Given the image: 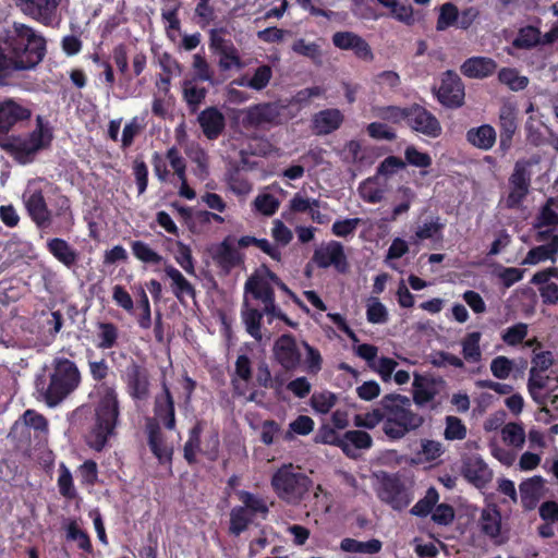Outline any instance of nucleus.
Returning <instances> with one entry per match:
<instances>
[{"label":"nucleus","mask_w":558,"mask_h":558,"mask_svg":"<svg viewBox=\"0 0 558 558\" xmlns=\"http://www.w3.org/2000/svg\"><path fill=\"white\" fill-rule=\"evenodd\" d=\"M145 125V117L132 118L131 121L124 125L122 131V148H129L133 144L134 138L142 132Z\"/></svg>","instance_id":"052dcab7"},{"label":"nucleus","mask_w":558,"mask_h":558,"mask_svg":"<svg viewBox=\"0 0 558 558\" xmlns=\"http://www.w3.org/2000/svg\"><path fill=\"white\" fill-rule=\"evenodd\" d=\"M120 336L119 328L111 322L97 323V343L96 347L100 350H109L118 344Z\"/></svg>","instance_id":"c9c22d12"},{"label":"nucleus","mask_w":558,"mask_h":558,"mask_svg":"<svg viewBox=\"0 0 558 558\" xmlns=\"http://www.w3.org/2000/svg\"><path fill=\"white\" fill-rule=\"evenodd\" d=\"M270 485L281 501L298 506L308 495L313 481L301 472L300 466L288 463L272 474Z\"/></svg>","instance_id":"423d86ee"},{"label":"nucleus","mask_w":558,"mask_h":558,"mask_svg":"<svg viewBox=\"0 0 558 558\" xmlns=\"http://www.w3.org/2000/svg\"><path fill=\"white\" fill-rule=\"evenodd\" d=\"M337 400L336 393L331 391L315 392L311 397V405L316 412L327 414L336 405Z\"/></svg>","instance_id":"13d9d810"},{"label":"nucleus","mask_w":558,"mask_h":558,"mask_svg":"<svg viewBox=\"0 0 558 558\" xmlns=\"http://www.w3.org/2000/svg\"><path fill=\"white\" fill-rule=\"evenodd\" d=\"M405 125L413 132L421 133L430 138L440 136L442 131L438 119L425 107L418 104H412L409 106Z\"/></svg>","instance_id":"f8f14e48"},{"label":"nucleus","mask_w":558,"mask_h":558,"mask_svg":"<svg viewBox=\"0 0 558 558\" xmlns=\"http://www.w3.org/2000/svg\"><path fill=\"white\" fill-rule=\"evenodd\" d=\"M466 140L474 147L483 150L490 149L496 143V131L490 124L472 128L466 133Z\"/></svg>","instance_id":"7c9ffc66"},{"label":"nucleus","mask_w":558,"mask_h":558,"mask_svg":"<svg viewBox=\"0 0 558 558\" xmlns=\"http://www.w3.org/2000/svg\"><path fill=\"white\" fill-rule=\"evenodd\" d=\"M51 192H59V187L44 178H35L28 180L22 194L26 213L38 229L51 226L53 214L46 201V195Z\"/></svg>","instance_id":"0eeeda50"},{"label":"nucleus","mask_w":558,"mask_h":558,"mask_svg":"<svg viewBox=\"0 0 558 558\" xmlns=\"http://www.w3.org/2000/svg\"><path fill=\"white\" fill-rule=\"evenodd\" d=\"M236 496L242 502L241 507L244 508V510L255 519L260 518L262 520H266L269 514V506L264 497L247 490H238Z\"/></svg>","instance_id":"c756f323"},{"label":"nucleus","mask_w":558,"mask_h":558,"mask_svg":"<svg viewBox=\"0 0 558 558\" xmlns=\"http://www.w3.org/2000/svg\"><path fill=\"white\" fill-rule=\"evenodd\" d=\"M203 433L202 422H196L194 426L189 430V439L183 447V457L185 461L192 465L196 463V454L203 453L201 449V436Z\"/></svg>","instance_id":"4c0bfd02"},{"label":"nucleus","mask_w":558,"mask_h":558,"mask_svg":"<svg viewBox=\"0 0 558 558\" xmlns=\"http://www.w3.org/2000/svg\"><path fill=\"white\" fill-rule=\"evenodd\" d=\"M398 362L392 357L380 356L377 365H371L384 383H390L392 379L397 385H404L410 381L411 374L405 369H397Z\"/></svg>","instance_id":"393cba45"},{"label":"nucleus","mask_w":558,"mask_h":558,"mask_svg":"<svg viewBox=\"0 0 558 558\" xmlns=\"http://www.w3.org/2000/svg\"><path fill=\"white\" fill-rule=\"evenodd\" d=\"M197 121L207 140H217L226 128V119L217 107H207L199 112Z\"/></svg>","instance_id":"5701e85b"},{"label":"nucleus","mask_w":558,"mask_h":558,"mask_svg":"<svg viewBox=\"0 0 558 558\" xmlns=\"http://www.w3.org/2000/svg\"><path fill=\"white\" fill-rule=\"evenodd\" d=\"M381 429L390 440H398L403 438L409 432L416 428L410 426V422L405 423L384 418Z\"/></svg>","instance_id":"bf43d9fd"},{"label":"nucleus","mask_w":558,"mask_h":558,"mask_svg":"<svg viewBox=\"0 0 558 558\" xmlns=\"http://www.w3.org/2000/svg\"><path fill=\"white\" fill-rule=\"evenodd\" d=\"M481 332H470L461 342L463 359L469 363H477L482 360L480 348Z\"/></svg>","instance_id":"49530a36"},{"label":"nucleus","mask_w":558,"mask_h":558,"mask_svg":"<svg viewBox=\"0 0 558 558\" xmlns=\"http://www.w3.org/2000/svg\"><path fill=\"white\" fill-rule=\"evenodd\" d=\"M16 7L31 19L45 26H51L56 20L59 2L57 0H14Z\"/></svg>","instance_id":"a211bd4d"},{"label":"nucleus","mask_w":558,"mask_h":558,"mask_svg":"<svg viewBox=\"0 0 558 558\" xmlns=\"http://www.w3.org/2000/svg\"><path fill=\"white\" fill-rule=\"evenodd\" d=\"M65 536L68 541L77 543V547L87 554H93V544L88 533L82 530L75 520H71L65 526Z\"/></svg>","instance_id":"37998d69"},{"label":"nucleus","mask_w":558,"mask_h":558,"mask_svg":"<svg viewBox=\"0 0 558 558\" xmlns=\"http://www.w3.org/2000/svg\"><path fill=\"white\" fill-rule=\"evenodd\" d=\"M211 0H198L194 13L197 17V24L201 28L205 29L217 17L216 10L210 3Z\"/></svg>","instance_id":"e2e57ef3"},{"label":"nucleus","mask_w":558,"mask_h":558,"mask_svg":"<svg viewBox=\"0 0 558 558\" xmlns=\"http://www.w3.org/2000/svg\"><path fill=\"white\" fill-rule=\"evenodd\" d=\"M385 418V412L380 408L373 409L371 412L364 414H356L354 416V425L357 427H365L368 429L374 428L380 422L383 423Z\"/></svg>","instance_id":"338daca9"},{"label":"nucleus","mask_w":558,"mask_h":558,"mask_svg":"<svg viewBox=\"0 0 558 558\" xmlns=\"http://www.w3.org/2000/svg\"><path fill=\"white\" fill-rule=\"evenodd\" d=\"M496 69V61L487 57H472L461 65L462 74L471 78L487 77L492 75Z\"/></svg>","instance_id":"cd10ccee"},{"label":"nucleus","mask_w":558,"mask_h":558,"mask_svg":"<svg viewBox=\"0 0 558 558\" xmlns=\"http://www.w3.org/2000/svg\"><path fill=\"white\" fill-rule=\"evenodd\" d=\"M556 204V198L549 197L545 205L542 206L538 215L533 223L534 229H542L544 227L558 226V214L551 208Z\"/></svg>","instance_id":"3c124183"},{"label":"nucleus","mask_w":558,"mask_h":558,"mask_svg":"<svg viewBox=\"0 0 558 558\" xmlns=\"http://www.w3.org/2000/svg\"><path fill=\"white\" fill-rule=\"evenodd\" d=\"M331 40L336 48L340 50H351L353 54L362 61L372 62L375 58L369 44L354 32H336Z\"/></svg>","instance_id":"f3484780"},{"label":"nucleus","mask_w":558,"mask_h":558,"mask_svg":"<svg viewBox=\"0 0 558 558\" xmlns=\"http://www.w3.org/2000/svg\"><path fill=\"white\" fill-rule=\"evenodd\" d=\"M532 162L529 160H518L514 165L512 174L509 178L511 191L507 197V206L513 208L518 206L527 195L531 184Z\"/></svg>","instance_id":"2eb2a0df"},{"label":"nucleus","mask_w":558,"mask_h":558,"mask_svg":"<svg viewBox=\"0 0 558 558\" xmlns=\"http://www.w3.org/2000/svg\"><path fill=\"white\" fill-rule=\"evenodd\" d=\"M137 307L141 310V314L137 317V324L142 329H149L151 326V310L149 299L145 289L140 286L136 289Z\"/></svg>","instance_id":"5fc2aeb1"},{"label":"nucleus","mask_w":558,"mask_h":558,"mask_svg":"<svg viewBox=\"0 0 558 558\" xmlns=\"http://www.w3.org/2000/svg\"><path fill=\"white\" fill-rule=\"evenodd\" d=\"M545 478L534 475L522 481L519 485L521 506L524 510H534L539 500L546 495Z\"/></svg>","instance_id":"412c9836"},{"label":"nucleus","mask_w":558,"mask_h":558,"mask_svg":"<svg viewBox=\"0 0 558 558\" xmlns=\"http://www.w3.org/2000/svg\"><path fill=\"white\" fill-rule=\"evenodd\" d=\"M301 344L306 351V356L304 360L306 372L312 375L318 374L323 366V357L320 352L316 348L310 345L306 341H302Z\"/></svg>","instance_id":"0e129e2a"},{"label":"nucleus","mask_w":558,"mask_h":558,"mask_svg":"<svg viewBox=\"0 0 558 558\" xmlns=\"http://www.w3.org/2000/svg\"><path fill=\"white\" fill-rule=\"evenodd\" d=\"M498 81L512 92L523 90L530 83L529 77L520 75L519 71L514 68H502L498 72Z\"/></svg>","instance_id":"a19ab883"},{"label":"nucleus","mask_w":558,"mask_h":558,"mask_svg":"<svg viewBox=\"0 0 558 558\" xmlns=\"http://www.w3.org/2000/svg\"><path fill=\"white\" fill-rule=\"evenodd\" d=\"M33 111L13 98L0 100V148L22 166L35 162L38 155L50 149L54 130L50 121L36 116L35 128L27 133L10 134L15 125L31 120Z\"/></svg>","instance_id":"f257e3e1"},{"label":"nucleus","mask_w":558,"mask_h":558,"mask_svg":"<svg viewBox=\"0 0 558 558\" xmlns=\"http://www.w3.org/2000/svg\"><path fill=\"white\" fill-rule=\"evenodd\" d=\"M235 238L227 235L220 243L213 245L210 255L216 266L226 275L244 262V256L234 246Z\"/></svg>","instance_id":"ddd939ff"},{"label":"nucleus","mask_w":558,"mask_h":558,"mask_svg":"<svg viewBox=\"0 0 558 558\" xmlns=\"http://www.w3.org/2000/svg\"><path fill=\"white\" fill-rule=\"evenodd\" d=\"M207 93V88L198 86L194 81L185 80L183 82L182 96L191 114L198 111L201 105L205 101Z\"/></svg>","instance_id":"2f4dec72"},{"label":"nucleus","mask_w":558,"mask_h":558,"mask_svg":"<svg viewBox=\"0 0 558 558\" xmlns=\"http://www.w3.org/2000/svg\"><path fill=\"white\" fill-rule=\"evenodd\" d=\"M312 260L318 268L326 269L333 266L340 274H345L349 269V263L344 253L343 245L338 241H329L327 244L314 251Z\"/></svg>","instance_id":"4468645a"},{"label":"nucleus","mask_w":558,"mask_h":558,"mask_svg":"<svg viewBox=\"0 0 558 558\" xmlns=\"http://www.w3.org/2000/svg\"><path fill=\"white\" fill-rule=\"evenodd\" d=\"M461 473L476 488H485L493 480V470L478 456L468 457L462 462Z\"/></svg>","instance_id":"aec40b11"},{"label":"nucleus","mask_w":558,"mask_h":558,"mask_svg":"<svg viewBox=\"0 0 558 558\" xmlns=\"http://www.w3.org/2000/svg\"><path fill=\"white\" fill-rule=\"evenodd\" d=\"M97 402L94 410V423L87 435V445L101 451L110 437L116 435L120 424V400L114 384L101 383L95 386Z\"/></svg>","instance_id":"7ed1b4c3"},{"label":"nucleus","mask_w":558,"mask_h":558,"mask_svg":"<svg viewBox=\"0 0 558 558\" xmlns=\"http://www.w3.org/2000/svg\"><path fill=\"white\" fill-rule=\"evenodd\" d=\"M48 252L64 267L72 269L80 259V253L68 241L61 238H52L47 241Z\"/></svg>","instance_id":"a878e982"},{"label":"nucleus","mask_w":558,"mask_h":558,"mask_svg":"<svg viewBox=\"0 0 558 558\" xmlns=\"http://www.w3.org/2000/svg\"><path fill=\"white\" fill-rule=\"evenodd\" d=\"M518 125L517 105L509 100L504 101L498 112L499 149L504 154L511 148Z\"/></svg>","instance_id":"dca6fc26"},{"label":"nucleus","mask_w":558,"mask_h":558,"mask_svg":"<svg viewBox=\"0 0 558 558\" xmlns=\"http://www.w3.org/2000/svg\"><path fill=\"white\" fill-rule=\"evenodd\" d=\"M47 53V40L35 28L14 22L0 32V86L16 72L37 68Z\"/></svg>","instance_id":"f03ea898"},{"label":"nucleus","mask_w":558,"mask_h":558,"mask_svg":"<svg viewBox=\"0 0 558 558\" xmlns=\"http://www.w3.org/2000/svg\"><path fill=\"white\" fill-rule=\"evenodd\" d=\"M373 445L371 435L364 430H348L343 434L342 451L352 457L353 449H368Z\"/></svg>","instance_id":"f704fd0d"},{"label":"nucleus","mask_w":558,"mask_h":558,"mask_svg":"<svg viewBox=\"0 0 558 558\" xmlns=\"http://www.w3.org/2000/svg\"><path fill=\"white\" fill-rule=\"evenodd\" d=\"M438 499L439 495L437 489L435 487H429L425 496L411 508L410 513L415 517L425 518L432 513L438 502Z\"/></svg>","instance_id":"8fccbe9b"},{"label":"nucleus","mask_w":558,"mask_h":558,"mask_svg":"<svg viewBox=\"0 0 558 558\" xmlns=\"http://www.w3.org/2000/svg\"><path fill=\"white\" fill-rule=\"evenodd\" d=\"M244 290L246 293H251L255 300L269 301L275 296V291L271 284L268 282L267 277L263 276L259 269H257L245 282Z\"/></svg>","instance_id":"c85d7f7f"},{"label":"nucleus","mask_w":558,"mask_h":558,"mask_svg":"<svg viewBox=\"0 0 558 558\" xmlns=\"http://www.w3.org/2000/svg\"><path fill=\"white\" fill-rule=\"evenodd\" d=\"M121 379L134 402H143L150 397V374L144 364L131 360L122 371Z\"/></svg>","instance_id":"1a4fd4ad"},{"label":"nucleus","mask_w":558,"mask_h":558,"mask_svg":"<svg viewBox=\"0 0 558 558\" xmlns=\"http://www.w3.org/2000/svg\"><path fill=\"white\" fill-rule=\"evenodd\" d=\"M366 318L371 324H386L389 320L387 307L377 298H371L366 305Z\"/></svg>","instance_id":"6e6d98bb"},{"label":"nucleus","mask_w":558,"mask_h":558,"mask_svg":"<svg viewBox=\"0 0 558 558\" xmlns=\"http://www.w3.org/2000/svg\"><path fill=\"white\" fill-rule=\"evenodd\" d=\"M271 77V66L268 64H263L255 70L253 76L247 81V87L255 90H262L267 87Z\"/></svg>","instance_id":"69168bd1"},{"label":"nucleus","mask_w":558,"mask_h":558,"mask_svg":"<svg viewBox=\"0 0 558 558\" xmlns=\"http://www.w3.org/2000/svg\"><path fill=\"white\" fill-rule=\"evenodd\" d=\"M131 250L134 257L142 263L158 265L163 262V257L153 250L146 242L135 240L131 242Z\"/></svg>","instance_id":"c03bdc74"},{"label":"nucleus","mask_w":558,"mask_h":558,"mask_svg":"<svg viewBox=\"0 0 558 558\" xmlns=\"http://www.w3.org/2000/svg\"><path fill=\"white\" fill-rule=\"evenodd\" d=\"M112 58L120 75L128 82L132 80L129 70L128 47L125 44H119L112 49Z\"/></svg>","instance_id":"680f3d73"},{"label":"nucleus","mask_w":558,"mask_h":558,"mask_svg":"<svg viewBox=\"0 0 558 558\" xmlns=\"http://www.w3.org/2000/svg\"><path fill=\"white\" fill-rule=\"evenodd\" d=\"M437 100L445 107H453V70H447L442 74L441 84L433 87Z\"/></svg>","instance_id":"79ce46f5"},{"label":"nucleus","mask_w":558,"mask_h":558,"mask_svg":"<svg viewBox=\"0 0 558 558\" xmlns=\"http://www.w3.org/2000/svg\"><path fill=\"white\" fill-rule=\"evenodd\" d=\"M379 404L385 412V418H387L397 413H402L404 409L411 408V400L409 397L400 393H388L381 398Z\"/></svg>","instance_id":"58836bf2"},{"label":"nucleus","mask_w":558,"mask_h":558,"mask_svg":"<svg viewBox=\"0 0 558 558\" xmlns=\"http://www.w3.org/2000/svg\"><path fill=\"white\" fill-rule=\"evenodd\" d=\"M542 373L535 372V368H530L527 380V390L532 399L541 405L546 403L547 395L542 391L548 388L549 384V376H544Z\"/></svg>","instance_id":"e433bc0d"},{"label":"nucleus","mask_w":558,"mask_h":558,"mask_svg":"<svg viewBox=\"0 0 558 558\" xmlns=\"http://www.w3.org/2000/svg\"><path fill=\"white\" fill-rule=\"evenodd\" d=\"M153 412L154 416L145 421L148 447L160 463L170 462L173 450L165 445L161 425L168 430H174L177 416L174 398L166 380L161 381V391L155 396Z\"/></svg>","instance_id":"20e7f679"},{"label":"nucleus","mask_w":558,"mask_h":558,"mask_svg":"<svg viewBox=\"0 0 558 558\" xmlns=\"http://www.w3.org/2000/svg\"><path fill=\"white\" fill-rule=\"evenodd\" d=\"M279 205L278 198L269 193L260 194L254 201L255 209L265 216H272L278 210Z\"/></svg>","instance_id":"774afa93"},{"label":"nucleus","mask_w":558,"mask_h":558,"mask_svg":"<svg viewBox=\"0 0 558 558\" xmlns=\"http://www.w3.org/2000/svg\"><path fill=\"white\" fill-rule=\"evenodd\" d=\"M481 531L489 537L494 544L501 545L506 543L507 535L501 531V514L496 506L487 507L482 510L480 519Z\"/></svg>","instance_id":"4be33fe9"},{"label":"nucleus","mask_w":558,"mask_h":558,"mask_svg":"<svg viewBox=\"0 0 558 558\" xmlns=\"http://www.w3.org/2000/svg\"><path fill=\"white\" fill-rule=\"evenodd\" d=\"M216 54L219 56L218 66L222 72L230 71L233 68H243V62L234 44H230L229 47L221 49Z\"/></svg>","instance_id":"603ef678"},{"label":"nucleus","mask_w":558,"mask_h":558,"mask_svg":"<svg viewBox=\"0 0 558 558\" xmlns=\"http://www.w3.org/2000/svg\"><path fill=\"white\" fill-rule=\"evenodd\" d=\"M447 395V384L439 377L430 373H413L412 397L418 407L426 404L436 409L441 404L442 397Z\"/></svg>","instance_id":"6e6552de"},{"label":"nucleus","mask_w":558,"mask_h":558,"mask_svg":"<svg viewBox=\"0 0 558 558\" xmlns=\"http://www.w3.org/2000/svg\"><path fill=\"white\" fill-rule=\"evenodd\" d=\"M408 112H409V106L408 107H400V106H379L375 107L373 109V113L376 118L390 122L392 124H400L404 122L407 124L408 119Z\"/></svg>","instance_id":"ea45409f"},{"label":"nucleus","mask_w":558,"mask_h":558,"mask_svg":"<svg viewBox=\"0 0 558 558\" xmlns=\"http://www.w3.org/2000/svg\"><path fill=\"white\" fill-rule=\"evenodd\" d=\"M192 68L194 75L191 81L197 82H214V71L211 70L209 63L206 58L201 53H195L193 56Z\"/></svg>","instance_id":"4d7b16f0"},{"label":"nucleus","mask_w":558,"mask_h":558,"mask_svg":"<svg viewBox=\"0 0 558 558\" xmlns=\"http://www.w3.org/2000/svg\"><path fill=\"white\" fill-rule=\"evenodd\" d=\"M59 476H58V488L62 497L69 500H73L77 497V492L74 486L73 476L69 468L64 462L59 464Z\"/></svg>","instance_id":"de8ad7c7"},{"label":"nucleus","mask_w":558,"mask_h":558,"mask_svg":"<svg viewBox=\"0 0 558 558\" xmlns=\"http://www.w3.org/2000/svg\"><path fill=\"white\" fill-rule=\"evenodd\" d=\"M377 497L393 510L401 511L412 501L405 484L396 474H385L377 488Z\"/></svg>","instance_id":"9d476101"},{"label":"nucleus","mask_w":558,"mask_h":558,"mask_svg":"<svg viewBox=\"0 0 558 558\" xmlns=\"http://www.w3.org/2000/svg\"><path fill=\"white\" fill-rule=\"evenodd\" d=\"M525 432L521 424L519 423H507L501 428V438L502 440L517 449H521L525 442Z\"/></svg>","instance_id":"09e8293b"},{"label":"nucleus","mask_w":558,"mask_h":558,"mask_svg":"<svg viewBox=\"0 0 558 558\" xmlns=\"http://www.w3.org/2000/svg\"><path fill=\"white\" fill-rule=\"evenodd\" d=\"M343 120L344 116L339 109H324L314 114L312 120L313 130L317 135H328L337 131Z\"/></svg>","instance_id":"bb28decb"},{"label":"nucleus","mask_w":558,"mask_h":558,"mask_svg":"<svg viewBox=\"0 0 558 558\" xmlns=\"http://www.w3.org/2000/svg\"><path fill=\"white\" fill-rule=\"evenodd\" d=\"M541 41V32L534 26H525L519 31L512 45L518 49H530Z\"/></svg>","instance_id":"864d4df0"},{"label":"nucleus","mask_w":558,"mask_h":558,"mask_svg":"<svg viewBox=\"0 0 558 558\" xmlns=\"http://www.w3.org/2000/svg\"><path fill=\"white\" fill-rule=\"evenodd\" d=\"M282 107L277 102H263L250 107L243 118L244 126L259 128L264 124H279Z\"/></svg>","instance_id":"6ab92c4d"},{"label":"nucleus","mask_w":558,"mask_h":558,"mask_svg":"<svg viewBox=\"0 0 558 558\" xmlns=\"http://www.w3.org/2000/svg\"><path fill=\"white\" fill-rule=\"evenodd\" d=\"M263 312L257 308H246L242 311V319L245 325L247 333L255 340L260 341L262 335V320Z\"/></svg>","instance_id":"a18cd8bd"},{"label":"nucleus","mask_w":558,"mask_h":558,"mask_svg":"<svg viewBox=\"0 0 558 558\" xmlns=\"http://www.w3.org/2000/svg\"><path fill=\"white\" fill-rule=\"evenodd\" d=\"M166 276L171 280L170 289L175 299L181 303H185V298L195 299V287L173 265L166 263L163 267Z\"/></svg>","instance_id":"b1692460"},{"label":"nucleus","mask_w":558,"mask_h":558,"mask_svg":"<svg viewBox=\"0 0 558 558\" xmlns=\"http://www.w3.org/2000/svg\"><path fill=\"white\" fill-rule=\"evenodd\" d=\"M276 362L286 371H296L302 362V352L295 337L283 333L278 337L272 348Z\"/></svg>","instance_id":"9b49d317"},{"label":"nucleus","mask_w":558,"mask_h":558,"mask_svg":"<svg viewBox=\"0 0 558 558\" xmlns=\"http://www.w3.org/2000/svg\"><path fill=\"white\" fill-rule=\"evenodd\" d=\"M255 518L250 514L241 506H234L229 514V526L228 532L232 536H240L244 533L251 524H253Z\"/></svg>","instance_id":"72a5a7b5"},{"label":"nucleus","mask_w":558,"mask_h":558,"mask_svg":"<svg viewBox=\"0 0 558 558\" xmlns=\"http://www.w3.org/2000/svg\"><path fill=\"white\" fill-rule=\"evenodd\" d=\"M47 387L43 385L37 389L43 395L49 407H56L71 395L81 384V372L76 364L66 357H57L53 361V368L50 373Z\"/></svg>","instance_id":"39448f33"},{"label":"nucleus","mask_w":558,"mask_h":558,"mask_svg":"<svg viewBox=\"0 0 558 558\" xmlns=\"http://www.w3.org/2000/svg\"><path fill=\"white\" fill-rule=\"evenodd\" d=\"M558 253V235L551 236V241L545 245H538L529 251L525 258L523 259V265H535L539 262H544L546 259H550L555 262L556 255Z\"/></svg>","instance_id":"473e14b6"}]
</instances>
